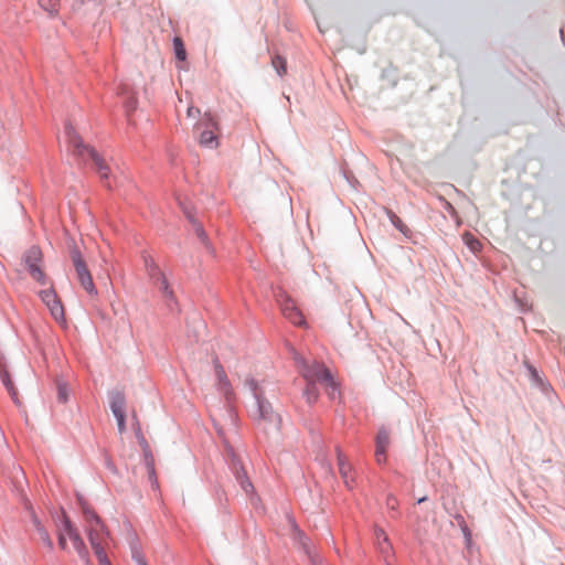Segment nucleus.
I'll return each instance as SVG.
<instances>
[{"label": "nucleus", "instance_id": "34", "mask_svg": "<svg viewBox=\"0 0 565 565\" xmlns=\"http://www.w3.org/2000/svg\"><path fill=\"white\" fill-rule=\"evenodd\" d=\"M117 419V426L120 434L126 430V414L114 415Z\"/></svg>", "mask_w": 565, "mask_h": 565}, {"label": "nucleus", "instance_id": "4", "mask_svg": "<svg viewBox=\"0 0 565 565\" xmlns=\"http://www.w3.org/2000/svg\"><path fill=\"white\" fill-rule=\"evenodd\" d=\"M82 510L88 525V540L94 552H97L98 550H105L104 544L108 536V532L106 531L104 523L95 513V511L92 510L87 504H82Z\"/></svg>", "mask_w": 565, "mask_h": 565}, {"label": "nucleus", "instance_id": "22", "mask_svg": "<svg viewBox=\"0 0 565 565\" xmlns=\"http://www.w3.org/2000/svg\"><path fill=\"white\" fill-rule=\"evenodd\" d=\"M385 213L396 230H398L405 236L411 235L409 228L403 223V221L392 210L385 209Z\"/></svg>", "mask_w": 565, "mask_h": 565}, {"label": "nucleus", "instance_id": "17", "mask_svg": "<svg viewBox=\"0 0 565 565\" xmlns=\"http://www.w3.org/2000/svg\"><path fill=\"white\" fill-rule=\"evenodd\" d=\"M338 463H339V471L343 479L344 484L348 489L352 490L355 486V477L354 472L352 471V467L349 462L345 461L344 457L342 455H339L338 457Z\"/></svg>", "mask_w": 565, "mask_h": 565}, {"label": "nucleus", "instance_id": "33", "mask_svg": "<svg viewBox=\"0 0 565 565\" xmlns=\"http://www.w3.org/2000/svg\"><path fill=\"white\" fill-rule=\"evenodd\" d=\"M386 507L391 511H396L398 507V501L393 494H388L386 498Z\"/></svg>", "mask_w": 565, "mask_h": 565}, {"label": "nucleus", "instance_id": "42", "mask_svg": "<svg viewBox=\"0 0 565 565\" xmlns=\"http://www.w3.org/2000/svg\"><path fill=\"white\" fill-rule=\"evenodd\" d=\"M425 500H426V498H420V499L418 500V503H422V502H424Z\"/></svg>", "mask_w": 565, "mask_h": 565}, {"label": "nucleus", "instance_id": "23", "mask_svg": "<svg viewBox=\"0 0 565 565\" xmlns=\"http://www.w3.org/2000/svg\"><path fill=\"white\" fill-rule=\"evenodd\" d=\"M130 551L136 565H147L146 558L136 539H131L130 541Z\"/></svg>", "mask_w": 565, "mask_h": 565}, {"label": "nucleus", "instance_id": "2", "mask_svg": "<svg viewBox=\"0 0 565 565\" xmlns=\"http://www.w3.org/2000/svg\"><path fill=\"white\" fill-rule=\"evenodd\" d=\"M64 136L68 143L70 151L78 159H92L100 178L107 180L109 177V167L93 148L83 142L82 138L70 122L65 124Z\"/></svg>", "mask_w": 565, "mask_h": 565}, {"label": "nucleus", "instance_id": "32", "mask_svg": "<svg viewBox=\"0 0 565 565\" xmlns=\"http://www.w3.org/2000/svg\"><path fill=\"white\" fill-rule=\"evenodd\" d=\"M95 555L99 562V565H111L106 555L105 550H98L97 552H95Z\"/></svg>", "mask_w": 565, "mask_h": 565}, {"label": "nucleus", "instance_id": "8", "mask_svg": "<svg viewBox=\"0 0 565 565\" xmlns=\"http://www.w3.org/2000/svg\"><path fill=\"white\" fill-rule=\"evenodd\" d=\"M195 130L199 134V142L201 146L214 149L218 146V140L215 131L217 124L213 117L206 113L204 117L195 125Z\"/></svg>", "mask_w": 565, "mask_h": 565}, {"label": "nucleus", "instance_id": "43", "mask_svg": "<svg viewBox=\"0 0 565 565\" xmlns=\"http://www.w3.org/2000/svg\"><path fill=\"white\" fill-rule=\"evenodd\" d=\"M306 2L311 7L310 0H306Z\"/></svg>", "mask_w": 565, "mask_h": 565}, {"label": "nucleus", "instance_id": "28", "mask_svg": "<svg viewBox=\"0 0 565 565\" xmlns=\"http://www.w3.org/2000/svg\"><path fill=\"white\" fill-rule=\"evenodd\" d=\"M146 463L148 469L149 479L153 487H158V480L154 472L153 459L151 456L146 455Z\"/></svg>", "mask_w": 565, "mask_h": 565}, {"label": "nucleus", "instance_id": "31", "mask_svg": "<svg viewBox=\"0 0 565 565\" xmlns=\"http://www.w3.org/2000/svg\"><path fill=\"white\" fill-rule=\"evenodd\" d=\"M375 537L377 540V544L381 543V542H384L385 545H386V550L387 551H392V545L388 541V536L386 535V533L384 532V530L382 529H376L375 530Z\"/></svg>", "mask_w": 565, "mask_h": 565}, {"label": "nucleus", "instance_id": "13", "mask_svg": "<svg viewBox=\"0 0 565 565\" xmlns=\"http://www.w3.org/2000/svg\"><path fill=\"white\" fill-rule=\"evenodd\" d=\"M320 386L323 385L326 388V392L330 399L334 401L340 397V385L335 381L332 372L326 367L324 365L320 364Z\"/></svg>", "mask_w": 565, "mask_h": 565}, {"label": "nucleus", "instance_id": "26", "mask_svg": "<svg viewBox=\"0 0 565 565\" xmlns=\"http://www.w3.org/2000/svg\"><path fill=\"white\" fill-rule=\"evenodd\" d=\"M57 401L60 403H66L68 401L70 390L65 382L56 381Z\"/></svg>", "mask_w": 565, "mask_h": 565}, {"label": "nucleus", "instance_id": "41", "mask_svg": "<svg viewBox=\"0 0 565 565\" xmlns=\"http://www.w3.org/2000/svg\"><path fill=\"white\" fill-rule=\"evenodd\" d=\"M445 207H446V210H447L450 214H452V215H454V214H456V210H455V207H454L449 202H447V201L445 202Z\"/></svg>", "mask_w": 565, "mask_h": 565}, {"label": "nucleus", "instance_id": "3", "mask_svg": "<svg viewBox=\"0 0 565 565\" xmlns=\"http://www.w3.org/2000/svg\"><path fill=\"white\" fill-rule=\"evenodd\" d=\"M295 362L297 364L298 371L303 377L306 382V387L303 390V396L306 397L308 404H315L318 401V367L317 361H308L299 353H295L294 355Z\"/></svg>", "mask_w": 565, "mask_h": 565}, {"label": "nucleus", "instance_id": "27", "mask_svg": "<svg viewBox=\"0 0 565 565\" xmlns=\"http://www.w3.org/2000/svg\"><path fill=\"white\" fill-rule=\"evenodd\" d=\"M271 65L279 76H284L286 74V60L282 56L278 54L274 55L271 58Z\"/></svg>", "mask_w": 565, "mask_h": 565}, {"label": "nucleus", "instance_id": "36", "mask_svg": "<svg viewBox=\"0 0 565 565\" xmlns=\"http://www.w3.org/2000/svg\"><path fill=\"white\" fill-rule=\"evenodd\" d=\"M30 515H31V521L33 523V526L34 529L38 531L39 529H43L44 525L42 524V522L40 521V519L38 518V515L35 514V512L33 511L32 508H30Z\"/></svg>", "mask_w": 565, "mask_h": 565}, {"label": "nucleus", "instance_id": "5", "mask_svg": "<svg viewBox=\"0 0 565 565\" xmlns=\"http://www.w3.org/2000/svg\"><path fill=\"white\" fill-rule=\"evenodd\" d=\"M227 457H228V465L232 470V472L235 476L236 481L239 483L242 490L245 492L246 495L249 497L252 504L256 505L259 498L255 493V488L253 483L250 482L249 478L247 477V473L234 452L233 448H227Z\"/></svg>", "mask_w": 565, "mask_h": 565}, {"label": "nucleus", "instance_id": "14", "mask_svg": "<svg viewBox=\"0 0 565 565\" xmlns=\"http://www.w3.org/2000/svg\"><path fill=\"white\" fill-rule=\"evenodd\" d=\"M287 522L290 527V535L291 539L296 544L299 545V547L307 554V556L313 561V556L311 555V552L308 547L306 535L301 532L299 529L296 520L291 515H287Z\"/></svg>", "mask_w": 565, "mask_h": 565}, {"label": "nucleus", "instance_id": "19", "mask_svg": "<svg viewBox=\"0 0 565 565\" xmlns=\"http://www.w3.org/2000/svg\"><path fill=\"white\" fill-rule=\"evenodd\" d=\"M119 95L125 98L124 106L127 115L129 116V114L137 108V98L135 93L128 87V85L124 84L119 87Z\"/></svg>", "mask_w": 565, "mask_h": 565}, {"label": "nucleus", "instance_id": "6", "mask_svg": "<svg viewBox=\"0 0 565 565\" xmlns=\"http://www.w3.org/2000/svg\"><path fill=\"white\" fill-rule=\"evenodd\" d=\"M214 364V372L216 377V388L217 391L224 396L226 404H227V411L230 414L231 419L234 422L235 415L233 413L232 404L235 401V393L232 387V384L227 377V374L221 364L220 360L215 358L213 360Z\"/></svg>", "mask_w": 565, "mask_h": 565}, {"label": "nucleus", "instance_id": "35", "mask_svg": "<svg viewBox=\"0 0 565 565\" xmlns=\"http://www.w3.org/2000/svg\"><path fill=\"white\" fill-rule=\"evenodd\" d=\"M527 370H529V373H530V376H531V380L536 383V384H542V380L539 375V372L535 367H533L532 365H527Z\"/></svg>", "mask_w": 565, "mask_h": 565}, {"label": "nucleus", "instance_id": "1", "mask_svg": "<svg viewBox=\"0 0 565 565\" xmlns=\"http://www.w3.org/2000/svg\"><path fill=\"white\" fill-rule=\"evenodd\" d=\"M245 385L248 387L256 401V408L253 412V417L265 431L280 430L281 418L274 412L271 404L264 397V391L258 382L248 377L245 380Z\"/></svg>", "mask_w": 565, "mask_h": 565}, {"label": "nucleus", "instance_id": "10", "mask_svg": "<svg viewBox=\"0 0 565 565\" xmlns=\"http://www.w3.org/2000/svg\"><path fill=\"white\" fill-rule=\"evenodd\" d=\"M58 531H63L65 537L67 536L72 542L75 551L77 552L78 556L86 563L89 564L88 558V551L87 547L81 537L77 530L73 526L71 520L63 513L62 523L57 529Z\"/></svg>", "mask_w": 565, "mask_h": 565}, {"label": "nucleus", "instance_id": "38", "mask_svg": "<svg viewBox=\"0 0 565 565\" xmlns=\"http://www.w3.org/2000/svg\"><path fill=\"white\" fill-rule=\"evenodd\" d=\"M143 263H145V267H146V270L151 268L152 266H156L157 264L154 263V260L150 257V256H145L143 257Z\"/></svg>", "mask_w": 565, "mask_h": 565}, {"label": "nucleus", "instance_id": "12", "mask_svg": "<svg viewBox=\"0 0 565 565\" xmlns=\"http://www.w3.org/2000/svg\"><path fill=\"white\" fill-rule=\"evenodd\" d=\"M41 300L49 308L52 317L56 321H64V308L53 288L44 289L39 292Z\"/></svg>", "mask_w": 565, "mask_h": 565}, {"label": "nucleus", "instance_id": "7", "mask_svg": "<svg viewBox=\"0 0 565 565\" xmlns=\"http://www.w3.org/2000/svg\"><path fill=\"white\" fill-rule=\"evenodd\" d=\"M71 259L74 265L76 276L82 287L86 290L89 296H97V289L94 285L92 275L87 268V265L77 247L71 249Z\"/></svg>", "mask_w": 565, "mask_h": 565}, {"label": "nucleus", "instance_id": "40", "mask_svg": "<svg viewBox=\"0 0 565 565\" xmlns=\"http://www.w3.org/2000/svg\"><path fill=\"white\" fill-rule=\"evenodd\" d=\"M377 545H379V550H380V552H381L382 554H384V555H388V554L391 553V551H387V550H386V545H385V543H384V542H381V543H379Z\"/></svg>", "mask_w": 565, "mask_h": 565}, {"label": "nucleus", "instance_id": "24", "mask_svg": "<svg viewBox=\"0 0 565 565\" xmlns=\"http://www.w3.org/2000/svg\"><path fill=\"white\" fill-rule=\"evenodd\" d=\"M61 0H39V6L51 17L57 15Z\"/></svg>", "mask_w": 565, "mask_h": 565}, {"label": "nucleus", "instance_id": "20", "mask_svg": "<svg viewBox=\"0 0 565 565\" xmlns=\"http://www.w3.org/2000/svg\"><path fill=\"white\" fill-rule=\"evenodd\" d=\"M184 213L188 217V220L191 222V224L193 225V230L198 236V238L202 242V244L207 248L210 249L211 248V245H210V241L207 238V235L203 228V226L194 218V216L191 214V212H189L188 210H184Z\"/></svg>", "mask_w": 565, "mask_h": 565}, {"label": "nucleus", "instance_id": "9", "mask_svg": "<svg viewBox=\"0 0 565 565\" xmlns=\"http://www.w3.org/2000/svg\"><path fill=\"white\" fill-rule=\"evenodd\" d=\"M42 252L39 246H31L25 250L23 255V263L28 268L30 276L38 281L40 285H46L47 279L44 271L41 268L42 264Z\"/></svg>", "mask_w": 565, "mask_h": 565}, {"label": "nucleus", "instance_id": "37", "mask_svg": "<svg viewBox=\"0 0 565 565\" xmlns=\"http://www.w3.org/2000/svg\"><path fill=\"white\" fill-rule=\"evenodd\" d=\"M58 546L62 548V550H66L67 547V543H66V537L64 535V532L63 531H58Z\"/></svg>", "mask_w": 565, "mask_h": 565}, {"label": "nucleus", "instance_id": "25", "mask_svg": "<svg viewBox=\"0 0 565 565\" xmlns=\"http://www.w3.org/2000/svg\"><path fill=\"white\" fill-rule=\"evenodd\" d=\"M462 238H463L465 244L468 246V248L471 252L477 253L481 249L480 241L477 237H475L472 234L466 232L462 235Z\"/></svg>", "mask_w": 565, "mask_h": 565}, {"label": "nucleus", "instance_id": "29", "mask_svg": "<svg viewBox=\"0 0 565 565\" xmlns=\"http://www.w3.org/2000/svg\"><path fill=\"white\" fill-rule=\"evenodd\" d=\"M173 44H174V51H175L177 58L180 61H184L186 53L183 47L182 41L179 38H175L173 41Z\"/></svg>", "mask_w": 565, "mask_h": 565}, {"label": "nucleus", "instance_id": "39", "mask_svg": "<svg viewBox=\"0 0 565 565\" xmlns=\"http://www.w3.org/2000/svg\"><path fill=\"white\" fill-rule=\"evenodd\" d=\"M199 114H200V109L194 108L192 106L188 108V116L189 117H195V115H199Z\"/></svg>", "mask_w": 565, "mask_h": 565}, {"label": "nucleus", "instance_id": "21", "mask_svg": "<svg viewBox=\"0 0 565 565\" xmlns=\"http://www.w3.org/2000/svg\"><path fill=\"white\" fill-rule=\"evenodd\" d=\"M0 379L3 383V385L6 386V388L8 390V392L10 393L14 403L19 404L18 393L13 385V382L11 381L9 372L7 370H0Z\"/></svg>", "mask_w": 565, "mask_h": 565}, {"label": "nucleus", "instance_id": "11", "mask_svg": "<svg viewBox=\"0 0 565 565\" xmlns=\"http://www.w3.org/2000/svg\"><path fill=\"white\" fill-rule=\"evenodd\" d=\"M277 301L280 306L281 313L286 319L296 326H305L306 321L301 311L296 307L292 299H290L285 292L277 295Z\"/></svg>", "mask_w": 565, "mask_h": 565}, {"label": "nucleus", "instance_id": "30", "mask_svg": "<svg viewBox=\"0 0 565 565\" xmlns=\"http://www.w3.org/2000/svg\"><path fill=\"white\" fill-rule=\"evenodd\" d=\"M36 532H38L41 541L45 544V546L49 550H53V541H52L49 532L45 530V527L39 529Z\"/></svg>", "mask_w": 565, "mask_h": 565}, {"label": "nucleus", "instance_id": "16", "mask_svg": "<svg viewBox=\"0 0 565 565\" xmlns=\"http://www.w3.org/2000/svg\"><path fill=\"white\" fill-rule=\"evenodd\" d=\"M149 277L157 284L159 290L169 298L173 297V292L169 287L168 280L158 265L147 269Z\"/></svg>", "mask_w": 565, "mask_h": 565}, {"label": "nucleus", "instance_id": "15", "mask_svg": "<svg viewBox=\"0 0 565 565\" xmlns=\"http://www.w3.org/2000/svg\"><path fill=\"white\" fill-rule=\"evenodd\" d=\"M390 445V431L382 427L377 435H376V439H375V446H376V449H375V458H376V461L377 463H383L385 462L386 460V449Z\"/></svg>", "mask_w": 565, "mask_h": 565}, {"label": "nucleus", "instance_id": "18", "mask_svg": "<svg viewBox=\"0 0 565 565\" xmlns=\"http://www.w3.org/2000/svg\"><path fill=\"white\" fill-rule=\"evenodd\" d=\"M109 406L114 415L125 414L126 397L120 391H114L110 393Z\"/></svg>", "mask_w": 565, "mask_h": 565}]
</instances>
